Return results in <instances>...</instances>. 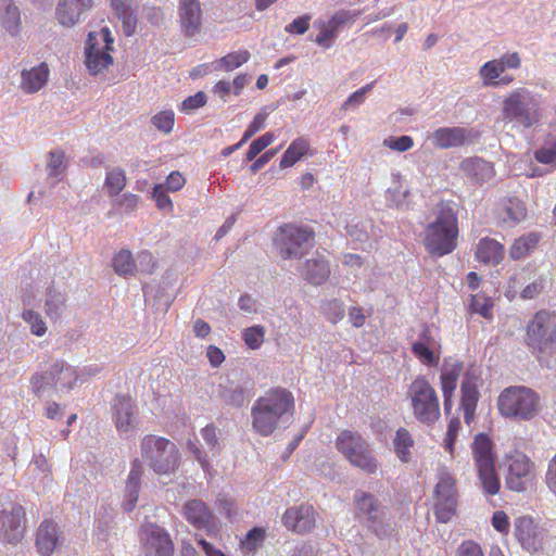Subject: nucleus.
I'll return each mask as SVG.
<instances>
[{"label": "nucleus", "mask_w": 556, "mask_h": 556, "mask_svg": "<svg viewBox=\"0 0 556 556\" xmlns=\"http://www.w3.org/2000/svg\"><path fill=\"white\" fill-rule=\"evenodd\" d=\"M375 81L367 84L366 86L362 87L361 89L354 91L342 104V110H346L350 106H357L362 104L365 100V96L368 91H370L374 87Z\"/></svg>", "instance_id": "052dcab7"}, {"label": "nucleus", "mask_w": 556, "mask_h": 556, "mask_svg": "<svg viewBox=\"0 0 556 556\" xmlns=\"http://www.w3.org/2000/svg\"><path fill=\"white\" fill-rule=\"evenodd\" d=\"M184 515L197 529L211 532L215 529V519L212 511L201 500H190L185 504Z\"/></svg>", "instance_id": "4be33fe9"}, {"label": "nucleus", "mask_w": 556, "mask_h": 556, "mask_svg": "<svg viewBox=\"0 0 556 556\" xmlns=\"http://www.w3.org/2000/svg\"><path fill=\"white\" fill-rule=\"evenodd\" d=\"M463 369V362L457 359L446 361L441 369L440 387L443 395L444 412L446 415L452 410V399Z\"/></svg>", "instance_id": "a211bd4d"}, {"label": "nucleus", "mask_w": 556, "mask_h": 556, "mask_svg": "<svg viewBox=\"0 0 556 556\" xmlns=\"http://www.w3.org/2000/svg\"><path fill=\"white\" fill-rule=\"evenodd\" d=\"M314 232L307 227L286 224L279 227L275 243L282 258L302 256L307 248L313 247Z\"/></svg>", "instance_id": "1a4fd4ad"}, {"label": "nucleus", "mask_w": 556, "mask_h": 556, "mask_svg": "<svg viewBox=\"0 0 556 556\" xmlns=\"http://www.w3.org/2000/svg\"><path fill=\"white\" fill-rule=\"evenodd\" d=\"M355 517L366 522L369 528H375L378 521L379 503L376 496L364 491L354 494Z\"/></svg>", "instance_id": "b1692460"}, {"label": "nucleus", "mask_w": 556, "mask_h": 556, "mask_svg": "<svg viewBox=\"0 0 556 556\" xmlns=\"http://www.w3.org/2000/svg\"><path fill=\"white\" fill-rule=\"evenodd\" d=\"M457 496L455 478L446 470L440 471L434 488V515L439 522H448L456 514Z\"/></svg>", "instance_id": "9b49d317"}, {"label": "nucleus", "mask_w": 556, "mask_h": 556, "mask_svg": "<svg viewBox=\"0 0 556 556\" xmlns=\"http://www.w3.org/2000/svg\"><path fill=\"white\" fill-rule=\"evenodd\" d=\"M143 460L156 475L175 473L180 465L179 450L164 437L147 434L140 441Z\"/></svg>", "instance_id": "7ed1b4c3"}, {"label": "nucleus", "mask_w": 556, "mask_h": 556, "mask_svg": "<svg viewBox=\"0 0 556 556\" xmlns=\"http://www.w3.org/2000/svg\"><path fill=\"white\" fill-rule=\"evenodd\" d=\"M534 157L541 164H556V140L536 150Z\"/></svg>", "instance_id": "4d7b16f0"}, {"label": "nucleus", "mask_w": 556, "mask_h": 556, "mask_svg": "<svg viewBox=\"0 0 556 556\" xmlns=\"http://www.w3.org/2000/svg\"><path fill=\"white\" fill-rule=\"evenodd\" d=\"M456 556H484V554L477 542L467 540L460 543L457 548Z\"/></svg>", "instance_id": "69168bd1"}, {"label": "nucleus", "mask_w": 556, "mask_h": 556, "mask_svg": "<svg viewBox=\"0 0 556 556\" xmlns=\"http://www.w3.org/2000/svg\"><path fill=\"white\" fill-rule=\"evenodd\" d=\"M22 317L29 325L33 334L41 337L47 332L46 323L38 313L34 311H25Z\"/></svg>", "instance_id": "8fccbe9b"}, {"label": "nucleus", "mask_w": 556, "mask_h": 556, "mask_svg": "<svg viewBox=\"0 0 556 556\" xmlns=\"http://www.w3.org/2000/svg\"><path fill=\"white\" fill-rule=\"evenodd\" d=\"M505 464L507 472L505 484L509 491L525 492L535 479V465L525 453L514 451L506 455Z\"/></svg>", "instance_id": "9d476101"}, {"label": "nucleus", "mask_w": 556, "mask_h": 556, "mask_svg": "<svg viewBox=\"0 0 556 556\" xmlns=\"http://www.w3.org/2000/svg\"><path fill=\"white\" fill-rule=\"evenodd\" d=\"M458 232L457 214L442 203L435 219L426 227L422 242L430 254L444 256L456 249Z\"/></svg>", "instance_id": "f03ea898"}, {"label": "nucleus", "mask_w": 556, "mask_h": 556, "mask_svg": "<svg viewBox=\"0 0 556 556\" xmlns=\"http://www.w3.org/2000/svg\"><path fill=\"white\" fill-rule=\"evenodd\" d=\"M493 301L482 292H478L471 295L470 300V312L479 314L486 319L493 318Z\"/></svg>", "instance_id": "37998d69"}, {"label": "nucleus", "mask_w": 556, "mask_h": 556, "mask_svg": "<svg viewBox=\"0 0 556 556\" xmlns=\"http://www.w3.org/2000/svg\"><path fill=\"white\" fill-rule=\"evenodd\" d=\"M137 258L141 266V271L146 274H153L157 268V262L154 260L151 252L143 250L137 254Z\"/></svg>", "instance_id": "e2e57ef3"}, {"label": "nucleus", "mask_w": 556, "mask_h": 556, "mask_svg": "<svg viewBox=\"0 0 556 556\" xmlns=\"http://www.w3.org/2000/svg\"><path fill=\"white\" fill-rule=\"evenodd\" d=\"M514 536L523 551L536 554L544 547L547 531L532 516L523 515L514 520Z\"/></svg>", "instance_id": "f8f14e48"}, {"label": "nucleus", "mask_w": 556, "mask_h": 556, "mask_svg": "<svg viewBox=\"0 0 556 556\" xmlns=\"http://www.w3.org/2000/svg\"><path fill=\"white\" fill-rule=\"evenodd\" d=\"M384 146L394 151L405 152L413 148L414 140L410 136L404 135L396 138L386 139Z\"/></svg>", "instance_id": "6e6d98bb"}, {"label": "nucleus", "mask_w": 556, "mask_h": 556, "mask_svg": "<svg viewBox=\"0 0 556 556\" xmlns=\"http://www.w3.org/2000/svg\"><path fill=\"white\" fill-rule=\"evenodd\" d=\"M337 451L354 467L367 475H375L379 463L367 440L357 431L344 429L334 442Z\"/></svg>", "instance_id": "20e7f679"}, {"label": "nucleus", "mask_w": 556, "mask_h": 556, "mask_svg": "<svg viewBox=\"0 0 556 556\" xmlns=\"http://www.w3.org/2000/svg\"><path fill=\"white\" fill-rule=\"evenodd\" d=\"M265 328L261 325L252 326L243 331L242 339L251 350L258 349L265 340Z\"/></svg>", "instance_id": "49530a36"}, {"label": "nucleus", "mask_w": 556, "mask_h": 556, "mask_svg": "<svg viewBox=\"0 0 556 556\" xmlns=\"http://www.w3.org/2000/svg\"><path fill=\"white\" fill-rule=\"evenodd\" d=\"M113 41L114 39L108 27L100 31L89 33L85 48V64L91 75L103 73L113 64V58L110 54Z\"/></svg>", "instance_id": "6e6552de"}, {"label": "nucleus", "mask_w": 556, "mask_h": 556, "mask_svg": "<svg viewBox=\"0 0 556 556\" xmlns=\"http://www.w3.org/2000/svg\"><path fill=\"white\" fill-rule=\"evenodd\" d=\"M494 443L485 433L476 434L471 444L475 467L495 464Z\"/></svg>", "instance_id": "c756f323"}, {"label": "nucleus", "mask_w": 556, "mask_h": 556, "mask_svg": "<svg viewBox=\"0 0 556 556\" xmlns=\"http://www.w3.org/2000/svg\"><path fill=\"white\" fill-rule=\"evenodd\" d=\"M460 429V421L457 417L452 418L448 421L446 437H445V448L452 454L454 452V444Z\"/></svg>", "instance_id": "13d9d810"}, {"label": "nucleus", "mask_w": 556, "mask_h": 556, "mask_svg": "<svg viewBox=\"0 0 556 556\" xmlns=\"http://www.w3.org/2000/svg\"><path fill=\"white\" fill-rule=\"evenodd\" d=\"M412 352L415 357L424 365L434 366L438 365L440 359V349L426 346L422 343H414Z\"/></svg>", "instance_id": "a18cd8bd"}, {"label": "nucleus", "mask_w": 556, "mask_h": 556, "mask_svg": "<svg viewBox=\"0 0 556 556\" xmlns=\"http://www.w3.org/2000/svg\"><path fill=\"white\" fill-rule=\"evenodd\" d=\"M358 15L359 12L340 10L328 22H319V33L315 38V42L323 48H329L340 27L354 21Z\"/></svg>", "instance_id": "aec40b11"}, {"label": "nucleus", "mask_w": 556, "mask_h": 556, "mask_svg": "<svg viewBox=\"0 0 556 556\" xmlns=\"http://www.w3.org/2000/svg\"><path fill=\"white\" fill-rule=\"evenodd\" d=\"M475 468L483 494L488 496L497 495L501 491V480L495 464L477 466Z\"/></svg>", "instance_id": "f704fd0d"}, {"label": "nucleus", "mask_w": 556, "mask_h": 556, "mask_svg": "<svg viewBox=\"0 0 556 556\" xmlns=\"http://www.w3.org/2000/svg\"><path fill=\"white\" fill-rule=\"evenodd\" d=\"M467 137V130L462 127H441L431 135L433 146L439 149L460 147Z\"/></svg>", "instance_id": "c85d7f7f"}, {"label": "nucleus", "mask_w": 556, "mask_h": 556, "mask_svg": "<svg viewBox=\"0 0 556 556\" xmlns=\"http://www.w3.org/2000/svg\"><path fill=\"white\" fill-rule=\"evenodd\" d=\"M250 56L251 54L248 50L233 51L215 61L213 65L216 71L230 72L247 63Z\"/></svg>", "instance_id": "ea45409f"}, {"label": "nucleus", "mask_w": 556, "mask_h": 556, "mask_svg": "<svg viewBox=\"0 0 556 556\" xmlns=\"http://www.w3.org/2000/svg\"><path fill=\"white\" fill-rule=\"evenodd\" d=\"M309 15H302L295 18L291 24L286 26V31L290 34H304L309 27Z\"/></svg>", "instance_id": "774afa93"}, {"label": "nucleus", "mask_w": 556, "mask_h": 556, "mask_svg": "<svg viewBox=\"0 0 556 556\" xmlns=\"http://www.w3.org/2000/svg\"><path fill=\"white\" fill-rule=\"evenodd\" d=\"M50 70L46 62H42L30 70H23L21 73L20 87L23 92L27 94L36 93L47 85Z\"/></svg>", "instance_id": "bb28decb"}, {"label": "nucleus", "mask_w": 556, "mask_h": 556, "mask_svg": "<svg viewBox=\"0 0 556 556\" xmlns=\"http://www.w3.org/2000/svg\"><path fill=\"white\" fill-rule=\"evenodd\" d=\"M303 278L314 286H320L330 276V266L324 256L313 257L306 261L302 271Z\"/></svg>", "instance_id": "7c9ffc66"}, {"label": "nucleus", "mask_w": 556, "mask_h": 556, "mask_svg": "<svg viewBox=\"0 0 556 556\" xmlns=\"http://www.w3.org/2000/svg\"><path fill=\"white\" fill-rule=\"evenodd\" d=\"M151 122L155 128H157L159 130H161L165 134H168L172 131V129L174 127V122H175L174 112L170 110L161 111L152 117Z\"/></svg>", "instance_id": "3c124183"}, {"label": "nucleus", "mask_w": 556, "mask_h": 556, "mask_svg": "<svg viewBox=\"0 0 556 556\" xmlns=\"http://www.w3.org/2000/svg\"><path fill=\"white\" fill-rule=\"evenodd\" d=\"M282 523L292 532L307 533L315 527L316 513L312 505L293 506L285 511Z\"/></svg>", "instance_id": "f3484780"}, {"label": "nucleus", "mask_w": 556, "mask_h": 556, "mask_svg": "<svg viewBox=\"0 0 556 556\" xmlns=\"http://www.w3.org/2000/svg\"><path fill=\"white\" fill-rule=\"evenodd\" d=\"M407 397L410 401L413 415L418 422L431 426L440 419L438 393L425 376H418L410 382Z\"/></svg>", "instance_id": "39448f33"}, {"label": "nucleus", "mask_w": 556, "mask_h": 556, "mask_svg": "<svg viewBox=\"0 0 556 556\" xmlns=\"http://www.w3.org/2000/svg\"><path fill=\"white\" fill-rule=\"evenodd\" d=\"M65 300L61 293L51 292L46 300V314L51 319H58L61 315Z\"/></svg>", "instance_id": "09e8293b"}, {"label": "nucleus", "mask_w": 556, "mask_h": 556, "mask_svg": "<svg viewBox=\"0 0 556 556\" xmlns=\"http://www.w3.org/2000/svg\"><path fill=\"white\" fill-rule=\"evenodd\" d=\"M507 217L513 222H519L527 215V210L519 201H509V205L506 206Z\"/></svg>", "instance_id": "338daca9"}, {"label": "nucleus", "mask_w": 556, "mask_h": 556, "mask_svg": "<svg viewBox=\"0 0 556 556\" xmlns=\"http://www.w3.org/2000/svg\"><path fill=\"white\" fill-rule=\"evenodd\" d=\"M59 527L51 519L40 522L35 539V546L41 556H51L59 545Z\"/></svg>", "instance_id": "5701e85b"}, {"label": "nucleus", "mask_w": 556, "mask_h": 556, "mask_svg": "<svg viewBox=\"0 0 556 556\" xmlns=\"http://www.w3.org/2000/svg\"><path fill=\"white\" fill-rule=\"evenodd\" d=\"M114 271L119 276H134L137 270L136 263L129 250L118 251L112 260Z\"/></svg>", "instance_id": "a19ab883"}, {"label": "nucleus", "mask_w": 556, "mask_h": 556, "mask_svg": "<svg viewBox=\"0 0 556 556\" xmlns=\"http://www.w3.org/2000/svg\"><path fill=\"white\" fill-rule=\"evenodd\" d=\"M92 4L93 0H60L56 8V18L61 25L72 27Z\"/></svg>", "instance_id": "393cba45"}, {"label": "nucleus", "mask_w": 556, "mask_h": 556, "mask_svg": "<svg viewBox=\"0 0 556 556\" xmlns=\"http://www.w3.org/2000/svg\"><path fill=\"white\" fill-rule=\"evenodd\" d=\"M51 383L56 389H72L77 381V374L74 367L63 361L56 362L49 370Z\"/></svg>", "instance_id": "72a5a7b5"}, {"label": "nucleus", "mask_w": 556, "mask_h": 556, "mask_svg": "<svg viewBox=\"0 0 556 556\" xmlns=\"http://www.w3.org/2000/svg\"><path fill=\"white\" fill-rule=\"evenodd\" d=\"M505 72L503 65L495 60L488 61L484 63L480 70L479 74L483 80L484 86H507L514 81V77L509 75L502 74Z\"/></svg>", "instance_id": "473e14b6"}, {"label": "nucleus", "mask_w": 556, "mask_h": 556, "mask_svg": "<svg viewBox=\"0 0 556 556\" xmlns=\"http://www.w3.org/2000/svg\"><path fill=\"white\" fill-rule=\"evenodd\" d=\"M206 104V94L203 91H198L195 94L188 97L181 103L184 112H191Z\"/></svg>", "instance_id": "680f3d73"}, {"label": "nucleus", "mask_w": 556, "mask_h": 556, "mask_svg": "<svg viewBox=\"0 0 556 556\" xmlns=\"http://www.w3.org/2000/svg\"><path fill=\"white\" fill-rule=\"evenodd\" d=\"M26 530L25 511L20 505L11 510L0 513V540L9 544H16L23 538Z\"/></svg>", "instance_id": "dca6fc26"}, {"label": "nucleus", "mask_w": 556, "mask_h": 556, "mask_svg": "<svg viewBox=\"0 0 556 556\" xmlns=\"http://www.w3.org/2000/svg\"><path fill=\"white\" fill-rule=\"evenodd\" d=\"M267 118L266 113H257L252 123L248 126L243 134V141H248L251 137H253L257 131L262 130L265 127V122Z\"/></svg>", "instance_id": "0e129e2a"}, {"label": "nucleus", "mask_w": 556, "mask_h": 556, "mask_svg": "<svg viewBox=\"0 0 556 556\" xmlns=\"http://www.w3.org/2000/svg\"><path fill=\"white\" fill-rule=\"evenodd\" d=\"M492 527L502 535H508L510 521L508 515L504 510H496L491 518Z\"/></svg>", "instance_id": "5fc2aeb1"}, {"label": "nucleus", "mask_w": 556, "mask_h": 556, "mask_svg": "<svg viewBox=\"0 0 556 556\" xmlns=\"http://www.w3.org/2000/svg\"><path fill=\"white\" fill-rule=\"evenodd\" d=\"M539 242V236L530 233L514 241L509 249V256L513 260H521L532 251Z\"/></svg>", "instance_id": "79ce46f5"}, {"label": "nucleus", "mask_w": 556, "mask_h": 556, "mask_svg": "<svg viewBox=\"0 0 556 556\" xmlns=\"http://www.w3.org/2000/svg\"><path fill=\"white\" fill-rule=\"evenodd\" d=\"M502 115L506 122H516L529 128L539 122L538 105L530 91L525 88L513 90L503 101Z\"/></svg>", "instance_id": "0eeeda50"}, {"label": "nucleus", "mask_w": 556, "mask_h": 556, "mask_svg": "<svg viewBox=\"0 0 556 556\" xmlns=\"http://www.w3.org/2000/svg\"><path fill=\"white\" fill-rule=\"evenodd\" d=\"M112 419L118 432L129 433L138 424L137 406L130 395H116L112 402Z\"/></svg>", "instance_id": "2eb2a0df"}, {"label": "nucleus", "mask_w": 556, "mask_h": 556, "mask_svg": "<svg viewBox=\"0 0 556 556\" xmlns=\"http://www.w3.org/2000/svg\"><path fill=\"white\" fill-rule=\"evenodd\" d=\"M275 140V135L273 132H265L257 139L253 140L249 147V150L245 154L247 161H253L255 157L265 150L268 146H270Z\"/></svg>", "instance_id": "de8ad7c7"}, {"label": "nucleus", "mask_w": 556, "mask_h": 556, "mask_svg": "<svg viewBox=\"0 0 556 556\" xmlns=\"http://www.w3.org/2000/svg\"><path fill=\"white\" fill-rule=\"evenodd\" d=\"M152 198L160 210H173V202L164 190L162 185H155L152 191Z\"/></svg>", "instance_id": "bf43d9fd"}, {"label": "nucleus", "mask_w": 556, "mask_h": 556, "mask_svg": "<svg viewBox=\"0 0 556 556\" xmlns=\"http://www.w3.org/2000/svg\"><path fill=\"white\" fill-rule=\"evenodd\" d=\"M479 381V377L466 372L460 386V408L464 412V419L467 425H470L476 417V409L480 397L478 390Z\"/></svg>", "instance_id": "412c9836"}, {"label": "nucleus", "mask_w": 556, "mask_h": 556, "mask_svg": "<svg viewBox=\"0 0 556 556\" xmlns=\"http://www.w3.org/2000/svg\"><path fill=\"white\" fill-rule=\"evenodd\" d=\"M324 314L330 323L337 324L344 317V305L336 299L328 301L324 305Z\"/></svg>", "instance_id": "603ef678"}, {"label": "nucleus", "mask_w": 556, "mask_h": 556, "mask_svg": "<svg viewBox=\"0 0 556 556\" xmlns=\"http://www.w3.org/2000/svg\"><path fill=\"white\" fill-rule=\"evenodd\" d=\"M127 179L125 170L122 168H113L108 172L105 177V188L109 197L117 195L126 186Z\"/></svg>", "instance_id": "c03bdc74"}, {"label": "nucleus", "mask_w": 556, "mask_h": 556, "mask_svg": "<svg viewBox=\"0 0 556 556\" xmlns=\"http://www.w3.org/2000/svg\"><path fill=\"white\" fill-rule=\"evenodd\" d=\"M497 406L505 417L530 420L539 413L540 397L530 388L509 387L500 394Z\"/></svg>", "instance_id": "423d86ee"}, {"label": "nucleus", "mask_w": 556, "mask_h": 556, "mask_svg": "<svg viewBox=\"0 0 556 556\" xmlns=\"http://www.w3.org/2000/svg\"><path fill=\"white\" fill-rule=\"evenodd\" d=\"M295 401L291 391L276 387L266 391L252 406V428L262 437H268L279 427L285 417H292Z\"/></svg>", "instance_id": "f257e3e1"}, {"label": "nucleus", "mask_w": 556, "mask_h": 556, "mask_svg": "<svg viewBox=\"0 0 556 556\" xmlns=\"http://www.w3.org/2000/svg\"><path fill=\"white\" fill-rule=\"evenodd\" d=\"M111 5L117 18L122 21L124 35L131 36L136 30L137 18L127 0H111Z\"/></svg>", "instance_id": "4c0bfd02"}, {"label": "nucleus", "mask_w": 556, "mask_h": 556, "mask_svg": "<svg viewBox=\"0 0 556 556\" xmlns=\"http://www.w3.org/2000/svg\"><path fill=\"white\" fill-rule=\"evenodd\" d=\"M393 451L402 463H409L413 459L412 450L415 446V440L410 431L406 428H399L392 440Z\"/></svg>", "instance_id": "e433bc0d"}, {"label": "nucleus", "mask_w": 556, "mask_h": 556, "mask_svg": "<svg viewBox=\"0 0 556 556\" xmlns=\"http://www.w3.org/2000/svg\"><path fill=\"white\" fill-rule=\"evenodd\" d=\"M178 17L185 37H193L199 34L202 24L200 0H179Z\"/></svg>", "instance_id": "6ab92c4d"}, {"label": "nucleus", "mask_w": 556, "mask_h": 556, "mask_svg": "<svg viewBox=\"0 0 556 556\" xmlns=\"http://www.w3.org/2000/svg\"><path fill=\"white\" fill-rule=\"evenodd\" d=\"M309 150V142L299 137L294 139L288 149L285 151L279 166L281 168H287L293 166L298 161H300L303 156H305L308 153Z\"/></svg>", "instance_id": "58836bf2"}, {"label": "nucleus", "mask_w": 556, "mask_h": 556, "mask_svg": "<svg viewBox=\"0 0 556 556\" xmlns=\"http://www.w3.org/2000/svg\"><path fill=\"white\" fill-rule=\"evenodd\" d=\"M459 168L467 178L480 185L490 181L495 175L493 164L477 156L462 161Z\"/></svg>", "instance_id": "a878e982"}, {"label": "nucleus", "mask_w": 556, "mask_h": 556, "mask_svg": "<svg viewBox=\"0 0 556 556\" xmlns=\"http://www.w3.org/2000/svg\"><path fill=\"white\" fill-rule=\"evenodd\" d=\"M554 311L541 309L527 325L526 342L532 353L541 356L547 353V339L551 337Z\"/></svg>", "instance_id": "ddd939ff"}, {"label": "nucleus", "mask_w": 556, "mask_h": 556, "mask_svg": "<svg viewBox=\"0 0 556 556\" xmlns=\"http://www.w3.org/2000/svg\"><path fill=\"white\" fill-rule=\"evenodd\" d=\"M139 536L144 556H173L174 543L160 526L152 522L142 525Z\"/></svg>", "instance_id": "4468645a"}, {"label": "nucleus", "mask_w": 556, "mask_h": 556, "mask_svg": "<svg viewBox=\"0 0 556 556\" xmlns=\"http://www.w3.org/2000/svg\"><path fill=\"white\" fill-rule=\"evenodd\" d=\"M142 473L143 469L140 460L135 459L131 464V469L125 488L124 507L128 511L135 508L138 501Z\"/></svg>", "instance_id": "2f4dec72"}, {"label": "nucleus", "mask_w": 556, "mask_h": 556, "mask_svg": "<svg viewBox=\"0 0 556 556\" xmlns=\"http://www.w3.org/2000/svg\"><path fill=\"white\" fill-rule=\"evenodd\" d=\"M505 254V249L497 240L485 237L479 240L476 248V258L485 265L500 264Z\"/></svg>", "instance_id": "cd10ccee"}, {"label": "nucleus", "mask_w": 556, "mask_h": 556, "mask_svg": "<svg viewBox=\"0 0 556 556\" xmlns=\"http://www.w3.org/2000/svg\"><path fill=\"white\" fill-rule=\"evenodd\" d=\"M264 538V530L254 528L247 533L245 539L241 542L242 547L249 552H253L262 545Z\"/></svg>", "instance_id": "864d4df0"}, {"label": "nucleus", "mask_w": 556, "mask_h": 556, "mask_svg": "<svg viewBox=\"0 0 556 556\" xmlns=\"http://www.w3.org/2000/svg\"><path fill=\"white\" fill-rule=\"evenodd\" d=\"M0 18L2 27L11 35L16 36L22 29L21 13L13 0H0Z\"/></svg>", "instance_id": "c9c22d12"}]
</instances>
